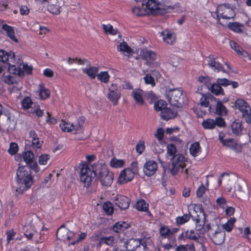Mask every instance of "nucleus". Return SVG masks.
I'll use <instances>...</instances> for the list:
<instances>
[{
    "label": "nucleus",
    "mask_w": 251,
    "mask_h": 251,
    "mask_svg": "<svg viewBox=\"0 0 251 251\" xmlns=\"http://www.w3.org/2000/svg\"><path fill=\"white\" fill-rule=\"evenodd\" d=\"M33 184L30 168L27 165L19 166L17 170L16 195L23 194L29 189Z\"/></svg>",
    "instance_id": "1"
},
{
    "label": "nucleus",
    "mask_w": 251,
    "mask_h": 251,
    "mask_svg": "<svg viewBox=\"0 0 251 251\" xmlns=\"http://www.w3.org/2000/svg\"><path fill=\"white\" fill-rule=\"evenodd\" d=\"M93 165L85 164H83L80 169V178L84 186L89 187L92 183V180L97 175V170H96V165Z\"/></svg>",
    "instance_id": "2"
},
{
    "label": "nucleus",
    "mask_w": 251,
    "mask_h": 251,
    "mask_svg": "<svg viewBox=\"0 0 251 251\" xmlns=\"http://www.w3.org/2000/svg\"><path fill=\"white\" fill-rule=\"evenodd\" d=\"M95 169L101 184L105 186H110L113 180V175L107 167L104 164L97 163Z\"/></svg>",
    "instance_id": "3"
},
{
    "label": "nucleus",
    "mask_w": 251,
    "mask_h": 251,
    "mask_svg": "<svg viewBox=\"0 0 251 251\" xmlns=\"http://www.w3.org/2000/svg\"><path fill=\"white\" fill-rule=\"evenodd\" d=\"M182 93V90L180 88L167 91L166 96L170 104L177 107H180L183 101Z\"/></svg>",
    "instance_id": "4"
},
{
    "label": "nucleus",
    "mask_w": 251,
    "mask_h": 251,
    "mask_svg": "<svg viewBox=\"0 0 251 251\" xmlns=\"http://www.w3.org/2000/svg\"><path fill=\"white\" fill-rule=\"evenodd\" d=\"M0 117L1 123L0 124V128L3 130L10 131L15 128L16 123L13 119V116L7 111L3 113L2 110L0 111Z\"/></svg>",
    "instance_id": "5"
},
{
    "label": "nucleus",
    "mask_w": 251,
    "mask_h": 251,
    "mask_svg": "<svg viewBox=\"0 0 251 251\" xmlns=\"http://www.w3.org/2000/svg\"><path fill=\"white\" fill-rule=\"evenodd\" d=\"M15 57L14 53H12V54L10 53L8 54L6 51L0 50V61L5 63L8 62L9 65V69L13 72V73L19 76H22L24 75V72L21 70V67L20 68H16L15 65H11L10 61L12 62V60L14 59Z\"/></svg>",
    "instance_id": "6"
},
{
    "label": "nucleus",
    "mask_w": 251,
    "mask_h": 251,
    "mask_svg": "<svg viewBox=\"0 0 251 251\" xmlns=\"http://www.w3.org/2000/svg\"><path fill=\"white\" fill-rule=\"evenodd\" d=\"M216 14V19L218 21H220V16L224 19H233L235 16L234 10L228 4L219 5L217 8Z\"/></svg>",
    "instance_id": "7"
},
{
    "label": "nucleus",
    "mask_w": 251,
    "mask_h": 251,
    "mask_svg": "<svg viewBox=\"0 0 251 251\" xmlns=\"http://www.w3.org/2000/svg\"><path fill=\"white\" fill-rule=\"evenodd\" d=\"M185 161L186 158L182 154H177L174 156L169 165L171 173L175 175L177 173L180 168H184Z\"/></svg>",
    "instance_id": "8"
},
{
    "label": "nucleus",
    "mask_w": 251,
    "mask_h": 251,
    "mask_svg": "<svg viewBox=\"0 0 251 251\" xmlns=\"http://www.w3.org/2000/svg\"><path fill=\"white\" fill-rule=\"evenodd\" d=\"M235 106L242 112L243 116L245 118L246 122L250 124L251 123V108L248 103L243 99H237L235 101Z\"/></svg>",
    "instance_id": "9"
},
{
    "label": "nucleus",
    "mask_w": 251,
    "mask_h": 251,
    "mask_svg": "<svg viewBox=\"0 0 251 251\" xmlns=\"http://www.w3.org/2000/svg\"><path fill=\"white\" fill-rule=\"evenodd\" d=\"M208 235L211 240L215 245H222L225 241V232L219 228L216 229L210 228L208 230Z\"/></svg>",
    "instance_id": "10"
},
{
    "label": "nucleus",
    "mask_w": 251,
    "mask_h": 251,
    "mask_svg": "<svg viewBox=\"0 0 251 251\" xmlns=\"http://www.w3.org/2000/svg\"><path fill=\"white\" fill-rule=\"evenodd\" d=\"M137 163H132V170L126 168L121 171L118 177L117 182L119 184H125L131 180L134 176V172L137 171L136 168Z\"/></svg>",
    "instance_id": "11"
},
{
    "label": "nucleus",
    "mask_w": 251,
    "mask_h": 251,
    "mask_svg": "<svg viewBox=\"0 0 251 251\" xmlns=\"http://www.w3.org/2000/svg\"><path fill=\"white\" fill-rule=\"evenodd\" d=\"M108 92L107 93V99L110 101L112 102L114 105H117L121 96L120 87L116 84L112 83L108 87Z\"/></svg>",
    "instance_id": "12"
},
{
    "label": "nucleus",
    "mask_w": 251,
    "mask_h": 251,
    "mask_svg": "<svg viewBox=\"0 0 251 251\" xmlns=\"http://www.w3.org/2000/svg\"><path fill=\"white\" fill-rule=\"evenodd\" d=\"M225 134L223 132L219 134V139L223 146H226L233 150L236 152L241 151V146L237 143V141L233 138L224 139Z\"/></svg>",
    "instance_id": "13"
},
{
    "label": "nucleus",
    "mask_w": 251,
    "mask_h": 251,
    "mask_svg": "<svg viewBox=\"0 0 251 251\" xmlns=\"http://www.w3.org/2000/svg\"><path fill=\"white\" fill-rule=\"evenodd\" d=\"M142 244L140 239H130L125 242L123 247L120 246L119 247L115 248V251H133L139 247Z\"/></svg>",
    "instance_id": "14"
},
{
    "label": "nucleus",
    "mask_w": 251,
    "mask_h": 251,
    "mask_svg": "<svg viewBox=\"0 0 251 251\" xmlns=\"http://www.w3.org/2000/svg\"><path fill=\"white\" fill-rule=\"evenodd\" d=\"M234 195L240 199L247 198L249 190L247 184L244 181L236 182L234 186Z\"/></svg>",
    "instance_id": "15"
},
{
    "label": "nucleus",
    "mask_w": 251,
    "mask_h": 251,
    "mask_svg": "<svg viewBox=\"0 0 251 251\" xmlns=\"http://www.w3.org/2000/svg\"><path fill=\"white\" fill-rule=\"evenodd\" d=\"M213 103L215 104V108L212 107V104H210L209 106L210 112L222 116L226 115L227 110L221 101L216 98V100H214Z\"/></svg>",
    "instance_id": "16"
},
{
    "label": "nucleus",
    "mask_w": 251,
    "mask_h": 251,
    "mask_svg": "<svg viewBox=\"0 0 251 251\" xmlns=\"http://www.w3.org/2000/svg\"><path fill=\"white\" fill-rule=\"evenodd\" d=\"M208 58L209 60L207 65L214 72H219L221 71L223 73L228 74V73L224 69L222 64L217 60V57L213 55H209Z\"/></svg>",
    "instance_id": "17"
},
{
    "label": "nucleus",
    "mask_w": 251,
    "mask_h": 251,
    "mask_svg": "<svg viewBox=\"0 0 251 251\" xmlns=\"http://www.w3.org/2000/svg\"><path fill=\"white\" fill-rule=\"evenodd\" d=\"M157 169V165L155 161L149 160L144 164L143 171L146 176H151L155 174Z\"/></svg>",
    "instance_id": "18"
},
{
    "label": "nucleus",
    "mask_w": 251,
    "mask_h": 251,
    "mask_svg": "<svg viewBox=\"0 0 251 251\" xmlns=\"http://www.w3.org/2000/svg\"><path fill=\"white\" fill-rule=\"evenodd\" d=\"M115 204L121 209H126L130 203V200L126 196L118 195L114 200Z\"/></svg>",
    "instance_id": "19"
},
{
    "label": "nucleus",
    "mask_w": 251,
    "mask_h": 251,
    "mask_svg": "<svg viewBox=\"0 0 251 251\" xmlns=\"http://www.w3.org/2000/svg\"><path fill=\"white\" fill-rule=\"evenodd\" d=\"M193 219L196 222V228L197 230L201 231L203 228L205 221V216L203 211L201 210L199 214H198L197 216H193Z\"/></svg>",
    "instance_id": "20"
},
{
    "label": "nucleus",
    "mask_w": 251,
    "mask_h": 251,
    "mask_svg": "<svg viewBox=\"0 0 251 251\" xmlns=\"http://www.w3.org/2000/svg\"><path fill=\"white\" fill-rule=\"evenodd\" d=\"M177 115V112L174 110L167 107L161 112V118L164 120L168 121L170 119L175 118Z\"/></svg>",
    "instance_id": "21"
},
{
    "label": "nucleus",
    "mask_w": 251,
    "mask_h": 251,
    "mask_svg": "<svg viewBox=\"0 0 251 251\" xmlns=\"http://www.w3.org/2000/svg\"><path fill=\"white\" fill-rule=\"evenodd\" d=\"M214 100H216V98L212 95H202L200 99V103L201 106L209 107L210 104H212L211 103H213Z\"/></svg>",
    "instance_id": "22"
},
{
    "label": "nucleus",
    "mask_w": 251,
    "mask_h": 251,
    "mask_svg": "<svg viewBox=\"0 0 251 251\" xmlns=\"http://www.w3.org/2000/svg\"><path fill=\"white\" fill-rule=\"evenodd\" d=\"M161 34L164 41L168 45H172L176 41V36L173 32L166 30L162 31Z\"/></svg>",
    "instance_id": "23"
},
{
    "label": "nucleus",
    "mask_w": 251,
    "mask_h": 251,
    "mask_svg": "<svg viewBox=\"0 0 251 251\" xmlns=\"http://www.w3.org/2000/svg\"><path fill=\"white\" fill-rule=\"evenodd\" d=\"M140 55L143 59L149 63L155 60L156 57V55L154 52L148 50H143Z\"/></svg>",
    "instance_id": "24"
},
{
    "label": "nucleus",
    "mask_w": 251,
    "mask_h": 251,
    "mask_svg": "<svg viewBox=\"0 0 251 251\" xmlns=\"http://www.w3.org/2000/svg\"><path fill=\"white\" fill-rule=\"evenodd\" d=\"M69 230L65 227L64 225H62L57 230L56 237L60 240L67 241L68 236Z\"/></svg>",
    "instance_id": "25"
},
{
    "label": "nucleus",
    "mask_w": 251,
    "mask_h": 251,
    "mask_svg": "<svg viewBox=\"0 0 251 251\" xmlns=\"http://www.w3.org/2000/svg\"><path fill=\"white\" fill-rule=\"evenodd\" d=\"M229 44L230 47L234 50L238 55L243 56L245 57L248 56V53L246 51L244 50L234 41H231L229 42Z\"/></svg>",
    "instance_id": "26"
},
{
    "label": "nucleus",
    "mask_w": 251,
    "mask_h": 251,
    "mask_svg": "<svg viewBox=\"0 0 251 251\" xmlns=\"http://www.w3.org/2000/svg\"><path fill=\"white\" fill-rule=\"evenodd\" d=\"M2 29L4 30L7 35L11 39L12 41L17 43L18 39L15 36V33L13 28L6 24H4L2 25Z\"/></svg>",
    "instance_id": "27"
},
{
    "label": "nucleus",
    "mask_w": 251,
    "mask_h": 251,
    "mask_svg": "<svg viewBox=\"0 0 251 251\" xmlns=\"http://www.w3.org/2000/svg\"><path fill=\"white\" fill-rule=\"evenodd\" d=\"M88 68L82 69L83 73L87 74L90 78L94 79L99 71V68L97 67L88 66Z\"/></svg>",
    "instance_id": "28"
},
{
    "label": "nucleus",
    "mask_w": 251,
    "mask_h": 251,
    "mask_svg": "<svg viewBox=\"0 0 251 251\" xmlns=\"http://www.w3.org/2000/svg\"><path fill=\"white\" fill-rule=\"evenodd\" d=\"M228 27L236 33H242L243 32L244 26L243 24L238 22H230L228 24Z\"/></svg>",
    "instance_id": "29"
},
{
    "label": "nucleus",
    "mask_w": 251,
    "mask_h": 251,
    "mask_svg": "<svg viewBox=\"0 0 251 251\" xmlns=\"http://www.w3.org/2000/svg\"><path fill=\"white\" fill-rule=\"evenodd\" d=\"M114 237L113 236L101 237L98 243L97 246L100 247L103 244L112 246L114 244Z\"/></svg>",
    "instance_id": "30"
},
{
    "label": "nucleus",
    "mask_w": 251,
    "mask_h": 251,
    "mask_svg": "<svg viewBox=\"0 0 251 251\" xmlns=\"http://www.w3.org/2000/svg\"><path fill=\"white\" fill-rule=\"evenodd\" d=\"M128 226V224L126 222H117L113 225L112 229L114 231L119 232L120 231H124Z\"/></svg>",
    "instance_id": "31"
},
{
    "label": "nucleus",
    "mask_w": 251,
    "mask_h": 251,
    "mask_svg": "<svg viewBox=\"0 0 251 251\" xmlns=\"http://www.w3.org/2000/svg\"><path fill=\"white\" fill-rule=\"evenodd\" d=\"M23 158L26 164H31L34 161V154L30 151H25L23 153Z\"/></svg>",
    "instance_id": "32"
},
{
    "label": "nucleus",
    "mask_w": 251,
    "mask_h": 251,
    "mask_svg": "<svg viewBox=\"0 0 251 251\" xmlns=\"http://www.w3.org/2000/svg\"><path fill=\"white\" fill-rule=\"evenodd\" d=\"M131 95L137 104L139 105H142L144 104V101L143 99L141 91H133Z\"/></svg>",
    "instance_id": "33"
},
{
    "label": "nucleus",
    "mask_w": 251,
    "mask_h": 251,
    "mask_svg": "<svg viewBox=\"0 0 251 251\" xmlns=\"http://www.w3.org/2000/svg\"><path fill=\"white\" fill-rule=\"evenodd\" d=\"M201 148L198 142L191 144L190 147V152L194 157L197 156L201 152Z\"/></svg>",
    "instance_id": "34"
},
{
    "label": "nucleus",
    "mask_w": 251,
    "mask_h": 251,
    "mask_svg": "<svg viewBox=\"0 0 251 251\" xmlns=\"http://www.w3.org/2000/svg\"><path fill=\"white\" fill-rule=\"evenodd\" d=\"M146 7L151 11H155L159 9V3L156 0H148Z\"/></svg>",
    "instance_id": "35"
},
{
    "label": "nucleus",
    "mask_w": 251,
    "mask_h": 251,
    "mask_svg": "<svg viewBox=\"0 0 251 251\" xmlns=\"http://www.w3.org/2000/svg\"><path fill=\"white\" fill-rule=\"evenodd\" d=\"M201 125L204 129H212L215 127L214 120L210 118L203 120Z\"/></svg>",
    "instance_id": "36"
},
{
    "label": "nucleus",
    "mask_w": 251,
    "mask_h": 251,
    "mask_svg": "<svg viewBox=\"0 0 251 251\" xmlns=\"http://www.w3.org/2000/svg\"><path fill=\"white\" fill-rule=\"evenodd\" d=\"M185 237L189 239L197 241L199 239L200 235L194 230H187L185 232Z\"/></svg>",
    "instance_id": "37"
},
{
    "label": "nucleus",
    "mask_w": 251,
    "mask_h": 251,
    "mask_svg": "<svg viewBox=\"0 0 251 251\" xmlns=\"http://www.w3.org/2000/svg\"><path fill=\"white\" fill-rule=\"evenodd\" d=\"M210 90L211 92L215 95H224V91L222 88L217 83H213L211 85Z\"/></svg>",
    "instance_id": "38"
},
{
    "label": "nucleus",
    "mask_w": 251,
    "mask_h": 251,
    "mask_svg": "<svg viewBox=\"0 0 251 251\" xmlns=\"http://www.w3.org/2000/svg\"><path fill=\"white\" fill-rule=\"evenodd\" d=\"M176 251H195L193 243L184 245H179L176 248Z\"/></svg>",
    "instance_id": "39"
},
{
    "label": "nucleus",
    "mask_w": 251,
    "mask_h": 251,
    "mask_svg": "<svg viewBox=\"0 0 251 251\" xmlns=\"http://www.w3.org/2000/svg\"><path fill=\"white\" fill-rule=\"evenodd\" d=\"M167 104L166 101L160 100L155 102L154 104V108L155 111L162 112L164 109H166Z\"/></svg>",
    "instance_id": "40"
},
{
    "label": "nucleus",
    "mask_w": 251,
    "mask_h": 251,
    "mask_svg": "<svg viewBox=\"0 0 251 251\" xmlns=\"http://www.w3.org/2000/svg\"><path fill=\"white\" fill-rule=\"evenodd\" d=\"M110 164L113 168H121L124 166L125 161L123 159H118L116 158H113L111 160Z\"/></svg>",
    "instance_id": "41"
},
{
    "label": "nucleus",
    "mask_w": 251,
    "mask_h": 251,
    "mask_svg": "<svg viewBox=\"0 0 251 251\" xmlns=\"http://www.w3.org/2000/svg\"><path fill=\"white\" fill-rule=\"evenodd\" d=\"M190 218L189 214H184L182 216L177 217L176 219V224L178 226L183 225L188 222Z\"/></svg>",
    "instance_id": "42"
},
{
    "label": "nucleus",
    "mask_w": 251,
    "mask_h": 251,
    "mask_svg": "<svg viewBox=\"0 0 251 251\" xmlns=\"http://www.w3.org/2000/svg\"><path fill=\"white\" fill-rule=\"evenodd\" d=\"M97 78L101 82L107 83L109 81L110 76L107 72H101L97 75Z\"/></svg>",
    "instance_id": "43"
},
{
    "label": "nucleus",
    "mask_w": 251,
    "mask_h": 251,
    "mask_svg": "<svg viewBox=\"0 0 251 251\" xmlns=\"http://www.w3.org/2000/svg\"><path fill=\"white\" fill-rule=\"evenodd\" d=\"M39 96L41 99L45 100L50 96V91L49 89L45 88L44 86H40Z\"/></svg>",
    "instance_id": "44"
},
{
    "label": "nucleus",
    "mask_w": 251,
    "mask_h": 251,
    "mask_svg": "<svg viewBox=\"0 0 251 251\" xmlns=\"http://www.w3.org/2000/svg\"><path fill=\"white\" fill-rule=\"evenodd\" d=\"M160 235L164 238H167L171 236L170 228L167 226H161L159 229Z\"/></svg>",
    "instance_id": "45"
},
{
    "label": "nucleus",
    "mask_w": 251,
    "mask_h": 251,
    "mask_svg": "<svg viewBox=\"0 0 251 251\" xmlns=\"http://www.w3.org/2000/svg\"><path fill=\"white\" fill-rule=\"evenodd\" d=\"M103 29L105 33H109L112 35H116L118 33V30L114 29L113 26L110 25H103Z\"/></svg>",
    "instance_id": "46"
},
{
    "label": "nucleus",
    "mask_w": 251,
    "mask_h": 251,
    "mask_svg": "<svg viewBox=\"0 0 251 251\" xmlns=\"http://www.w3.org/2000/svg\"><path fill=\"white\" fill-rule=\"evenodd\" d=\"M242 125L240 123L234 122L231 125V128L234 134L239 135L242 130Z\"/></svg>",
    "instance_id": "47"
},
{
    "label": "nucleus",
    "mask_w": 251,
    "mask_h": 251,
    "mask_svg": "<svg viewBox=\"0 0 251 251\" xmlns=\"http://www.w3.org/2000/svg\"><path fill=\"white\" fill-rule=\"evenodd\" d=\"M236 221L234 218H231L228 221L223 225V227L227 231L230 232L233 228V224Z\"/></svg>",
    "instance_id": "48"
},
{
    "label": "nucleus",
    "mask_w": 251,
    "mask_h": 251,
    "mask_svg": "<svg viewBox=\"0 0 251 251\" xmlns=\"http://www.w3.org/2000/svg\"><path fill=\"white\" fill-rule=\"evenodd\" d=\"M72 126H73V123L70 124L62 120L61 123L60 124V127L61 129L66 132L72 131Z\"/></svg>",
    "instance_id": "49"
},
{
    "label": "nucleus",
    "mask_w": 251,
    "mask_h": 251,
    "mask_svg": "<svg viewBox=\"0 0 251 251\" xmlns=\"http://www.w3.org/2000/svg\"><path fill=\"white\" fill-rule=\"evenodd\" d=\"M119 51L125 52L127 53H130L132 52V50L128 46L125 42L121 43L119 46Z\"/></svg>",
    "instance_id": "50"
},
{
    "label": "nucleus",
    "mask_w": 251,
    "mask_h": 251,
    "mask_svg": "<svg viewBox=\"0 0 251 251\" xmlns=\"http://www.w3.org/2000/svg\"><path fill=\"white\" fill-rule=\"evenodd\" d=\"M132 12L136 16H142L146 14V11L144 8L139 6H135L132 9Z\"/></svg>",
    "instance_id": "51"
},
{
    "label": "nucleus",
    "mask_w": 251,
    "mask_h": 251,
    "mask_svg": "<svg viewBox=\"0 0 251 251\" xmlns=\"http://www.w3.org/2000/svg\"><path fill=\"white\" fill-rule=\"evenodd\" d=\"M32 101L29 97H26L22 101V105L24 109H27L30 107Z\"/></svg>",
    "instance_id": "52"
},
{
    "label": "nucleus",
    "mask_w": 251,
    "mask_h": 251,
    "mask_svg": "<svg viewBox=\"0 0 251 251\" xmlns=\"http://www.w3.org/2000/svg\"><path fill=\"white\" fill-rule=\"evenodd\" d=\"M103 208L105 212L108 215H111L113 212V206L110 202H105L103 205Z\"/></svg>",
    "instance_id": "53"
},
{
    "label": "nucleus",
    "mask_w": 251,
    "mask_h": 251,
    "mask_svg": "<svg viewBox=\"0 0 251 251\" xmlns=\"http://www.w3.org/2000/svg\"><path fill=\"white\" fill-rule=\"evenodd\" d=\"M23 230L25 231L24 235L28 239H31L33 236H37L38 233L35 231H32V232H29L27 230V227L26 226H25L23 227Z\"/></svg>",
    "instance_id": "54"
},
{
    "label": "nucleus",
    "mask_w": 251,
    "mask_h": 251,
    "mask_svg": "<svg viewBox=\"0 0 251 251\" xmlns=\"http://www.w3.org/2000/svg\"><path fill=\"white\" fill-rule=\"evenodd\" d=\"M136 208L140 211H146L147 208V205L144 200H141L137 201L136 204Z\"/></svg>",
    "instance_id": "55"
},
{
    "label": "nucleus",
    "mask_w": 251,
    "mask_h": 251,
    "mask_svg": "<svg viewBox=\"0 0 251 251\" xmlns=\"http://www.w3.org/2000/svg\"><path fill=\"white\" fill-rule=\"evenodd\" d=\"M167 153L171 156H174L175 155V153L176 151V146L173 144H168L167 146Z\"/></svg>",
    "instance_id": "56"
},
{
    "label": "nucleus",
    "mask_w": 251,
    "mask_h": 251,
    "mask_svg": "<svg viewBox=\"0 0 251 251\" xmlns=\"http://www.w3.org/2000/svg\"><path fill=\"white\" fill-rule=\"evenodd\" d=\"M145 82L147 84H150L152 86H154L155 85L154 78L150 74H148L144 77Z\"/></svg>",
    "instance_id": "57"
},
{
    "label": "nucleus",
    "mask_w": 251,
    "mask_h": 251,
    "mask_svg": "<svg viewBox=\"0 0 251 251\" xmlns=\"http://www.w3.org/2000/svg\"><path fill=\"white\" fill-rule=\"evenodd\" d=\"M3 80L8 85L13 84L16 80L13 76L10 75H3L2 77Z\"/></svg>",
    "instance_id": "58"
},
{
    "label": "nucleus",
    "mask_w": 251,
    "mask_h": 251,
    "mask_svg": "<svg viewBox=\"0 0 251 251\" xmlns=\"http://www.w3.org/2000/svg\"><path fill=\"white\" fill-rule=\"evenodd\" d=\"M18 145L15 143H11L8 150V152L11 155H14L18 151Z\"/></svg>",
    "instance_id": "59"
},
{
    "label": "nucleus",
    "mask_w": 251,
    "mask_h": 251,
    "mask_svg": "<svg viewBox=\"0 0 251 251\" xmlns=\"http://www.w3.org/2000/svg\"><path fill=\"white\" fill-rule=\"evenodd\" d=\"M49 11L53 14H58L60 13V7L58 5L51 4L48 6Z\"/></svg>",
    "instance_id": "60"
},
{
    "label": "nucleus",
    "mask_w": 251,
    "mask_h": 251,
    "mask_svg": "<svg viewBox=\"0 0 251 251\" xmlns=\"http://www.w3.org/2000/svg\"><path fill=\"white\" fill-rule=\"evenodd\" d=\"M217 83L221 86H223L224 87H226L228 85H230V81L225 78H218L217 80Z\"/></svg>",
    "instance_id": "61"
},
{
    "label": "nucleus",
    "mask_w": 251,
    "mask_h": 251,
    "mask_svg": "<svg viewBox=\"0 0 251 251\" xmlns=\"http://www.w3.org/2000/svg\"><path fill=\"white\" fill-rule=\"evenodd\" d=\"M145 147L144 141H140L136 146V151L141 154L145 150Z\"/></svg>",
    "instance_id": "62"
},
{
    "label": "nucleus",
    "mask_w": 251,
    "mask_h": 251,
    "mask_svg": "<svg viewBox=\"0 0 251 251\" xmlns=\"http://www.w3.org/2000/svg\"><path fill=\"white\" fill-rule=\"evenodd\" d=\"M164 130L163 128H159L157 129L154 135L155 137L159 141H161L164 136Z\"/></svg>",
    "instance_id": "63"
},
{
    "label": "nucleus",
    "mask_w": 251,
    "mask_h": 251,
    "mask_svg": "<svg viewBox=\"0 0 251 251\" xmlns=\"http://www.w3.org/2000/svg\"><path fill=\"white\" fill-rule=\"evenodd\" d=\"M49 158L50 156L49 155L46 154H42L39 157V163L40 165H45Z\"/></svg>",
    "instance_id": "64"
}]
</instances>
